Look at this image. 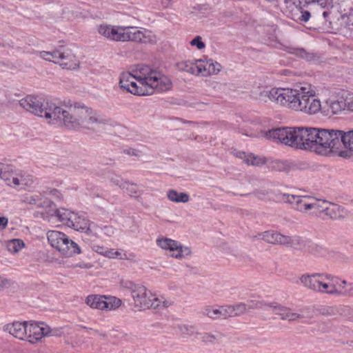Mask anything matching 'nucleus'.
Masks as SVG:
<instances>
[{
	"label": "nucleus",
	"mask_w": 353,
	"mask_h": 353,
	"mask_svg": "<svg viewBox=\"0 0 353 353\" xmlns=\"http://www.w3.org/2000/svg\"><path fill=\"white\" fill-rule=\"evenodd\" d=\"M268 303L260 300H248L247 303H245V306H247V312L254 309H261L263 307H267Z\"/></svg>",
	"instance_id": "obj_37"
},
{
	"label": "nucleus",
	"mask_w": 353,
	"mask_h": 353,
	"mask_svg": "<svg viewBox=\"0 0 353 353\" xmlns=\"http://www.w3.org/2000/svg\"><path fill=\"white\" fill-rule=\"evenodd\" d=\"M299 280L305 288L329 295L334 276L327 273L303 274L299 277Z\"/></svg>",
	"instance_id": "obj_7"
},
{
	"label": "nucleus",
	"mask_w": 353,
	"mask_h": 353,
	"mask_svg": "<svg viewBox=\"0 0 353 353\" xmlns=\"http://www.w3.org/2000/svg\"><path fill=\"white\" fill-rule=\"evenodd\" d=\"M196 75L208 77L219 73L222 67L221 64L212 59L203 60L196 59Z\"/></svg>",
	"instance_id": "obj_20"
},
{
	"label": "nucleus",
	"mask_w": 353,
	"mask_h": 353,
	"mask_svg": "<svg viewBox=\"0 0 353 353\" xmlns=\"http://www.w3.org/2000/svg\"><path fill=\"white\" fill-rule=\"evenodd\" d=\"M190 43L192 46H196L199 50H202L205 47V43L202 41V39L200 36L196 37L190 42Z\"/></svg>",
	"instance_id": "obj_43"
},
{
	"label": "nucleus",
	"mask_w": 353,
	"mask_h": 353,
	"mask_svg": "<svg viewBox=\"0 0 353 353\" xmlns=\"http://www.w3.org/2000/svg\"><path fill=\"white\" fill-rule=\"evenodd\" d=\"M110 181L115 184L116 185L119 186L121 188L124 187V184H125L127 181H123L120 176H114L111 177Z\"/></svg>",
	"instance_id": "obj_46"
},
{
	"label": "nucleus",
	"mask_w": 353,
	"mask_h": 353,
	"mask_svg": "<svg viewBox=\"0 0 353 353\" xmlns=\"http://www.w3.org/2000/svg\"><path fill=\"white\" fill-rule=\"evenodd\" d=\"M341 146L343 145L345 148L353 151V130L347 132L341 130Z\"/></svg>",
	"instance_id": "obj_29"
},
{
	"label": "nucleus",
	"mask_w": 353,
	"mask_h": 353,
	"mask_svg": "<svg viewBox=\"0 0 353 353\" xmlns=\"http://www.w3.org/2000/svg\"><path fill=\"white\" fill-rule=\"evenodd\" d=\"M109 259H119L120 260H133L135 255L133 253H127L122 250L106 248L105 255Z\"/></svg>",
	"instance_id": "obj_25"
},
{
	"label": "nucleus",
	"mask_w": 353,
	"mask_h": 353,
	"mask_svg": "<svg viewBox=\"0 0 353 353\" xmlns=\"http://www.w3.org/2000/svg\"><path fill=\"white\" fill-rule=\"evenodd\" d=\"M234 316H239L247 312V306L245 303H239L232 305Z\"/></svg>",
	"instance_id": "obj_39"
},
{
	"label": "nucleus",
	"mask_w": 353,
	"mask_h": 353,
	"mask_svg": "<svg viewBox=\"0 0 353 353\" xmlns=\"http://www.w3.org/2000/svg\"><path fill=\"white\" fill-rule=\"evenodd\" d=\"M179 330L183 335L192 336L194 334H197L195 332L194 327L192 325H183L179 327Z\"/></svg>",
	"instance_id": "obj_42"
},
{
	"label": "nucleus",
	"mask_w": 353,
	"mask_h": 353,
	"mask_svg": "<svg viewBox=\"0 0 353 353\" xmlns=\"http://www.w3.org/2000/svg\"><path fill=\"white\" fill-rule=\"evenodd\" d=\"M306 249L310 254L315 256H323L326 253V250L323 246L311 241L307 243Z\"/></svg>",
	"instance_id": "obj_30"
},
{
	"label": "nucleus",
	"mask_w": 353,
	"mask_h": 353,
	"mask_svg": "<svg viewBox=\"0 0 353 353\" xmlns=\"http://www.w3.org/2000/svg\"><path fill=\"white\" fill-rule=\"evenodd\" d=\"M7 248L12 253H17L25 246L24 242L19 239L10 240L7 243Z\"/></svg>",
	"instance_id": "obj_32"
},
{
	"label": "nucleus",
	"mask_w": 353,
	"mask_h": 353,
	"mask_svg": "<svg viewBox=\"0 0 353 353\" xmlns=\"http://www.w3.org/2000/svg\"><path fill=\"white\" fill-rule=\"evenodd\" d=\"M160 303H161V301L158 298L154 297V296L152 295V297L150 298V303L151 305H150V304L148 305V308H150V307H152L154 309L157 308L159 307Z\"/></svg>",
	"instance_id": "obj_47"
},
{
	"label": "nucleus",
	"mask_w": 353,
	"mask_h": 353,
	"mask_svg": "<svg viewBox=\"0 0 353 353\" xmlns=\"http://www.w3.org/2000/svg\"><path fill=\"white\" fill-rule=\"evenodd\" d=\"M121 88L134 95H150L155 91L170 90L172 83L170 79L148 65L137 67L132 72H124L120 75Z\"/></svg>",
	"instance_id": "obj_3"
},
{
	"label": "nucleus",
	"mask_w": 353,
	"mask_h": 353,
	"mask_svg": "<svg viewBox=\"0 0 353 353\" xmlns=\"http://www.w3.org/2000/svg\"><path fill=\"white\" fill-rule=\"evenodd\" d=\"M283 199L285 202L290 204L294 210L307 215L317 213L320 200L310 196L290 194H284Z\"/></svg>",
	"instance_id": "obj_11"
},
{
	"label": "nucleus",
	"mask_w": 353,
	"mask_h": 353,
	"mask_svg": "<svg viewBox=\"0 0 353 353\" xmlns=\"http://www.w3.org/2000/svg\"><path fill=\"white\" fill-rule=\"evenodd\" d=\"M267 307L271 308L275 314L280 316L281 319L288 308L275 302L268 303Z\"/></svg>",
	"instance_id": "obj_36"
},
{
	"label": "nucleus",
	"mask_w": 353,
	"mask_h": 353,
	"mask_svg": "<svg viewBox=\"0 0 353 353\" xmlns=\"http://www.w3.org/2000/svg\"><path fill=\"white\" fill-rule=\"evenodd\" d=\"M343 103L345 111L353 112V94H349L343 98Z\"/></svg>",
	"instance_id": "obj_41"
},
{
	"label": "nucleus",
	"mask_w": 353,
	"mask_h": 353,
	"mask_svg": "<svg viewBox=\"0 0 353 353\" xmlns=\"http://www.w3.org/2000/svg\"><path fill=\"white\" fill-rule=\"evenodd\" d=\"M4 330L14 337L34 343L43 337L48 336L50 328L43 323H34L28 322L14 321L7 324Z\"/></svg>",
	"instance_id": "obj_4"
},
{
	"label": "nucleus",
	"mask_w": 353,
	"mask_h": 353,
	"mask_svg": "<svg viewBox=\"0 0 353 353\" xmlns=\"http://www.w3.org/2000/svg\"><path fill=\"white\" fill-rule=\"evenodd\" d=\"M254 239H261L265 243L276 245H282L285 247H293L300 245V238H293L290 236L284 235L274 230H267L260 232L253 236Z\"/></svg>",
	"instance_id": "obj_13"
},
{
	"label": "nucleus",
	"mask_w": 353,
	"mask_h": 353,
	"mask_svg": "<svg viewBox=\"0 0 353 353\" xmlns=\"http://www.w3.org/2000/svg\"><path fill=\"white\" fill-rule=\"evenodd\" d=\"M163 303V307H168V305H169V304H168V303H166L165 301Z\"/></svg>",
	"instance_id": "obj_54"
},
{
	"label": "nucleus",
	"mask_w": 353,
	"mask_h": 353,
	"mask_svg": "<svg viewBox=\"0 0 353 353\" xmlns=\"http://www.w3.org/2000/svg\"><path fill=\"white\" fill-rule=\"evenodd\" d=\"M79 267L83 268H90L91 265L88 264H83V265H79Z\"/></svg>",
	"instance_id": "obj_53"
},
{
	"label": "nucleus",
	"mask_w": 353,
	"mask_h": 353,
	"mask_svg": "<svg viewBox=\"0 0 353 353\" xmlns=\"http://www.w3.org/2000/svg\"><path fill=\"white\" fill-rule=\"evenodd\" d=\"M224 307V312H225V319L228 317H234L233 314V310L232 307V305H225Z\"/></svg>",
	"instance_id": "obj_48"
},
{
	"label": "nucleus",
	"mask_w": 353,
	"mask_h": 353,
	"mask_svg": "<svg viewBox=\"0 0 353 353\" xmlns=\"http://www.w3.org/2000/svg\"><path fill=\"white\" fill-rule=\"evenodd\" d=\"M132 197L138 198L141 196V191L137 188L136 184L130 183L129 181H126L124 184V187L122 188Z\"/></svg>",
	"instance_id": "obj_34"
},
{
	"label": "nucleus",
	"mask_w": 353,
	"mask_h": 353,
	"mask_svg": "<svg viewBox=\"0 0 353 353\" xmlns=\"http://www.w3.org/2000/svg\"><path fill=\"white\" fill-rule=\"evenodd\" d=\"M56 63L60 65L63 68L74 70L79 67V61L70 49H65L60 50Z\"/></svg>",
	"instance_id": "obj_21"
},
{
	"label": "nucleus",
	"mask_w": 353,
	"mask_h": 353,
	"mask_svg": "<svg viewBox=\"0 0 353 353\" xmlns=\"http://www.w3.org/2000/svg\"><path fill=\"white\" fill-rule=\"evenodd\" d=\"M121 287L129 291L133 299L134 306L138 310L148 308L150 298L152 297V293L141 284H136L128 280H121Z\"/></svg>",
	"instance_id": "obj_10"
},
{
	"label": "nucleus",
	"mask_w": 353,
	"mask_h": 353,
	"mask_svg": "<svg viewBox=\"0 0 353 353\" xmlns=\"http://www.w3.org/2000/svg\"><path fill=\"white\" fill-rule=\"evenodd\" d=\"M315 153L330 155L341 148V132L339 130L317 128Z\"/></svg>",
	"instance_id": "obj_6"
},
{
	"label": "nucleus",
	"mask_w": 353,
	"mask_h": 353,
	"mask_svg": "<svg viewBox=\"0 0 353 353\" xmlns=\"http://www.w3.org/2000/svg\"><path fill=\"white\" fill-rule=\"evenodd\" d=\"M158 245L163 250L170 252L169 256L181 259L191 254L188 247H183L180 243L168 238H160L157 240Z\"/></svg>",
	"instance_id": "obj_16"
},
{
	"label": "nucleus",
	"mask_w": 353,
	"mask_h": 353,
	"mask_svg": "<svg viewBox=\"0 0 353 353\" xmlns=\"http://www.w3.org/2000/svg\"><path fill=\"white\" fill-rule=\"evenodd\" d=\"M47 237L50 245L64 256L71 257L81 253L79 246L63 232L51 230Z\"/></svg>",
	"instance_id": "obj_8"
},
{
	"label": "nucleus",
	"mask_w": 353,
	"mask_h": 353,
	"mask_svg": "<svg viewBox=\"0 0 353 353\" xmlns=\"http://www.w3.org/2000/svg\"><path fill=\"white\" fill-rule=\"evenodd\" d=\"M104 296L91 294L87 296L85 303L93 309L103 310Z\"/></svg>",
	"instance_id": "obj_26"
},
{
	"label": "nucleus",
	"mask_w": 353,
	"mask_h": 353,
	"mask_svg": "<svg viewBox=\"0 0 353 353\" xmlns=\"http://www.w3.org/2000/svg\"><path fill=\"white\" fill-rule=\"evenodd\" d=\"M121 300L115 296L106 297L104 296L103 310H114L121 305Z\"/></svg>",
	"instance_id": "obj_27"
},
{
	"label": "nucleus",
	"mask_w": 353,
	"mask_h": 353,
	"mask_svg": "<svg viewBox=\"0 0 353 353\" xmlns=\"http://www.w3.org/2000/svg\"><path fill=\"white\" fill-rule=\"evenodd\" d=\"M221 336L219 333L204 332L201 334V341L206 345H212L221 338Z\"/></svg>",
	"instance_id": "obj_33"
},
{
	"label": "nucleus",
	"mask_w": 353,
	"mask_h": 353,
	"mask_svg": "<svg viewBox=\"0 0 353 353\" xmlns=\"http://www.w3.org/2000/svg\"><path fill=\"white\" fill-rule=\"evenodd\" d=\"M296 134V127H283L263 132L261 136L266 139L296 149L297 139Z\"/></svg>",
	"instance_id": "obj_12"
},
{
	"label": "nucleus",
	"mask_w": 353,
	"mask_h": 353,
	"mask_svg": "<svg viewBox=\"0 0 353 353\" xmlns=\"http://www.w3.org/2000/svg\"><path fill=\"white\" fill-rule=\"evenodd\" d=\"M9 178L10 181H8V185L14 188L30 186L34 182L32 176L24 171L12 174Z\"/></svg>",
	"instance_id": "obj_24"
},
{
	"label": "nucleus",
	"mask_w": 353,
	"mask_h": 353,
	"mask_svg": "<svg viewBox=\"0 0 353 353\" xmlns=\"http://www.w3.org/2000/svg\"><path fill=\"white\" fill-rule=\"evenodd\" d=\"M9 170L7 165L0 163V177L5 181H10V179L7 176L6 172Z\"/></svg>",
	"instance_id": "obj_45"
},
{
	"label": "nucleus",
	"mask_w": 353,
	"mask_h": 353,
	"mask_svg": "<svg viewBox=\"0 0 353 353\" xmlns=\"http://www.w3.org/2000/svg\"><path fill=\"white\" fill-rule=\"evenodd\" d=\"M178 66L179 68L182 71H185L190 74L196 75V60H194V61H182L178 64Z\"/></svg>",
	"instance_id": "obj_31"
},
{
	"label": "nucleus",
	"mask_w": 353,
	"mask_h": 353,
	"mask_svg": "<svg viewBox=\"0 0 353 353\" xmlns=\"http://www.w3.org/2000/svg\"><path fill=\"white\" fill-rule=\"evenodd\" d=\"M343 103V97H341L336 100L328 99L322 105L320 100L319 99V109L316 112V114L321 112L323 116L327 117L341 115L343 112H345Z\"/></svg>",
	"instance_id": "obj_17"
},
{
	"label": "nucleus",
	"mask_w": 353,
	"mask_h": 353,
	"mask_svg": "<svg viewBox=\"0 0 353 353\" xmlns=\"http://www.w3.org/2000/svg\"><path fill=\"white\" fill-rule=\"evenodd\" d=\"M168 199L176 203H187L189 201V195L186 193H179L176 190H170L168 192Z\"/></svg>",
	"instance_id": "obj_28"
},
{
	"label": "nucleus",
	"mask_w": 353,
	"mask_h": 353,
	"mask_svg": "<svg viewBox=\"0 0 353 353\" xmlns=\"http://www.w3.org/2000/svg\"><path fill=\"white\" fill-rule=\"evenodd\" d=\"M92 250L94 252H96L97 253H98L102 256H104L105 250H106V248H105L103 246L98 245H94L92 247Z\"/></svg>",
	"instance_id": "obj_49"
},
{
	"label": "nucleus",
	"mask_w": 353,
	"mask_h": 353,
	"mask_svg": "<svg viewBox=\"0 0 353 353\" xmlns=\"http://www.w3.org/2000/svg\"><path fill=\"white\" fill-rule=\"evenodd\" d=\"M221 318L225 319L223 306L218 308V319Z\"/></svg>",
	"instance_id": "obj_52"
},
{
	"label": "nucleus",
	"mask_w": 353,
	"mask_h": 353,
	"mask_svg": "<svg viewBox=\"0 0 353 353\" xmlns=\"http://www.w3.org/2000/svg\"><path fill=\"white\" fill-rule=\"evenodd\" d=\"M305 317V316L303 314L295 312L288 307L287 311L284 314L282 320H285L288 321H296Z\"/></svg>",
	"instance_id": "obj_35"
},
{
	"label": "nucleus",
	"mask_w": 353,
	"mask_h": 353,
	"mask_svg": "<svg viewBox=\"0 0 353 353\" xmlns=\"http://www.w3.org/2000/svg\"><path fill=\"white\" fill-rule=\"evenodd\" d=\"M19 105L26 111L43 117L48 123L69 130L83 128L95 131L108 123L107 119L81 103L58 106L38 97L28 95L19 101Z\"/></svg>",
	"instance_id": "obj_1"
},
{
	"label": "nucleus",
	"mask_w": 353,
	"mask_h": 353,
	"mask_svg": "<svg viewBox=\"0 0 353 353\" xmlns=\"http://www.w3.org/2000/svg\"><path fill=\"white\" fill-rule=\"evenodd\" d=\"M8 219L5 217L2 216L0 217V230L2 231L6 229V228L8 225Z\"/></svg>",
	"instance_id": "obj_50"
},
{
	"label": "nucleus",
	"mask_w": 353,
	"mask_h": 353,
	"mask_svg": "<svg viewBox=\"0 0 353 353\" xmlns=\"http://www.w3.org/2000/svg\"><path fill=\"white\" fill-rule=\"evenodd\" d=\"M47 237L50 245L64 256L71 257L81 253L79 246L63 232L51 230Z\"/></svg>",
	"instance_id": "obj_9"
},
{
	"label": "nucleus",
	"mask_w": 353,
	"mask_h": 353,
	"mask_svg": "<svg viewBox=\"0 0 353 353\" xmlns=\"http://www.w3.org/2000/svg\"><path fill=\"white\" fill-rule=\"evenodd\" d=\"M253 194L256 198L264 199L269 194V191L265 189H256Z\"/></svg>",
	"instance_id": "obj_44"
},
{
	"label": "nucleus",
	"mask_w": 353,
	"mask_h": 353,
	"mask_svg": "<svg viewBox=\"0 0 353 353\" xmlns=\"http://www.w3.org/2000/svg\"><path fill=\"white\" fill-rule=\"evenodd\" d=\"M56 215L63 224L69 228L95 237L99 236L101 228L94 223H90L83 216L78 215L64 208L57 210Z\"/></svg>",
	"instance_id": "obj_5"
},
{
	"label": "nucleus",
	"mask_w": 353,
	"mask_h": 353,
	"mask_svg": "<svg viewBox=\"0 0 353 353\" xmlns=\"http://www.w3.org/2000/svg\"><path fill=\"white\" fill-rule=\"evenodd\" d=\"M203 314L212 319H218V308L212 306H207L203 310Z\"/></svg>",
	"instance_id": "obj_40"
},
{
	"label": "nucleus",
	"mask_w": 353,
	"mask_h": 353,
	"mask_svg": "<svg viewBox=\"0 0 353 353\" xmlns=\"http://www.w3.org/2000/svg\"><path fill=\"white\" fill-rule=\"evenodd\" d=\"M233 154L236 158L243 161L248 165L260 166L266 163V159L262 156L256 155L251 152L234 150Z\"/></svg>",
	"instance_id": "obj_22"
},
{
	"label": "nucleus",
	"mask_w": 353,
	"mask_h": 353,
	"mask_svg": "<svg viewBox=\"0 0 353 353\" xmlns=\"http://www.w3.org/2000/svg\"><path fill=\"white\" fill-rule=\"evenodd\" d=\"M60 50H54L53 52H40V57L46 61H52L56 63V61L58 59Z\"/></svg>",
	"instance_id": "obj_38"
},
{
	"label": "nucleus",
	"mask_w": 353,
	"mask_h": 353,
	"mask_svg": "<svg viewBox=\"0 0 353 353\" xmlns=\"http://www.w3.org/2000/svg\"><path fill=\"white\" fill-rule=\"evenodd\" d=\"M124 42L133 41L143 43H155L157 37L150 30L133 26H124Z\"/></svg>",
	"instance_id": "obj_15"
},
{
	"label": "nucleus",
	"mask_w": 353,
	"mask_h": 353,
	"mask_svg": "<svg viewBox=\"0 0 353 353\" xmlns=\"http://www.w3.org/2000/svg\"><path fill=\"white\" fill-rule=\"evenodd\" d=\"M329 295H341L348 298H353V283H348L345 279H340L334 276V281L332 283Z\"/></svg>",
	"instance_id": "obj_19"
},
{
	"label": "nucleus",
	"mask_w": 353,
	"mask_h": 353,
	"mask_svg": "<svg viewBox=\"0 0 353 353\" xmlns=\"http://www.w3.org/2000/svg\"><path fill=\"white\" fill-rule=\"evenodd\" d=\"M124 26L101 24L97 28L99 34L113 41L124 42Z\"/></svg>",
	"instance_id": "obj_18"
},
{
	"label": "nucleus",
	"mask_w": 353,
	"mask_h": 353,
	"mask_svg": "<svg viewBox=\"0 0 353 353\" xmlns=\"http://www.w3.org/2000/svg\"><path fill=\"white\" fill-rule=\"evenodd\" d=\"M317 212L323 213L332 219H337L342 216V211L340 206L325 200H319Z\"/></svg>",
	"instance_id": "obj_23"
},
{
	"label": "nucleus",
	"mask_w": 353,
	"mask_h": 353,
	"mask_svg": "<svg viewBox=\"0 0 353 353\" xmlns=\"http://www.w3.org/2000/svg\"><path fill=\"white\" fill-rule=\"evenodd\" d=\"M310 18V13L309 11H303L301 12V21H304V22H307L309 19Z\"/></svg>",
	"instance_id": "obj_51"
},
{
	"label": "nucleus",
	"mask_w": 353,
	"mask_h": 353,
	"mask_svg": "<svg viewBox=\"0 0 353 353\" xmlns=\"http://www.w3.org/2000/svg\"><path fill=\"white\" fill-rule=\"evenodd\" d=\"M317 128L296 127V149L310 150L315 152Z\"/></svg>",
	"instance_id": "obj_14"
},
{
	"label": "nucleus",
	"mask_w": 353,
	"mask_h": 353,
	"mask_svg": "<svg viewBox=\"0 0 353 353\" xmlns=\"http://www.w3.org/2000/svg\"><path fill=\"white\" fill-rule=\"evenodd\" d=\"M258 88V92L252 91V94L254 98L261 102H272L308 114H316V112L319 109V99L314 98L316 92L310 83H301L292 88Z\"/></svg>",
	"instance_id": "obj_2"
}]
</instances>
